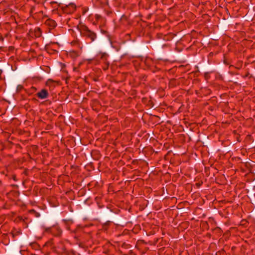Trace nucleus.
I'll list each match as a JSON object with an SVG mask.
<instances>
[{"label": "nucleus", "mask_w": 255, "mask_h": 255, "mask_svg": "<svg viewBox=\"0 0 255 255\" xmlns=\"http://www.w3.org/2000/svg\"><path fill=\"white\" fill-rule=\"evenodd\" d=\"M39 216H40V214L38 213H36V216L37 217H39Z\"/></svg>", "instance_id": "12"}, {"label": "nucleus", "mask_w": 255, "mask_h": 255, "mask_svg": "<svg viewBox=\"0 0 255 255\" xmlns=\"http://www.w3.org/2000/svg\"><path fill=\"white\" fill-rule=\"evenodd\" d=\"M86 201L88 202H89V204H90V203H91V200H89V199L87 200H86Z\"/></svg>", "instance_id": "13"}, {"label": "nucleus", "mask_w": 255, "mask_h": 255, "mask_svg": "<svg viewBox=\"0 0 255 255\" xmlns=\"http://www.w3.org/2000/svg\"><path fill=\"white\" fill-rule=\"evenodd\" d=\"M45 23L46 25L49 26L50 28H52L56 27V26L57 25V23L55 20H54L52 19H50V18L47 19L45 21Z\"/></svg>", "instance_id": "5"}, {"label": "nucleus", "mask_w": 255, "mask_h": 255, "mask_svg": "<svg viewBox=\"0 0 255 255\" xmlns=\"http://www.w3.org/2000/svg\"><path fill=\"white\" fill-rule=\"evenodd\" d=\"M81 35L86 37L89 40L90 42H92L95 40L96 38V34L91 31L85 25L81 24Z\"/></svg>", "instance_id": "1"}, {"label": "nucleus", "mask_w": 255, "mask_h": 255, "mask_svg": "<svg viewBox=\"0 0 255 255\" xmlns=\"http://www.w3.org/2000/svg\"><path fill=\"white\" fill-rule=\"evenodd\" d=\"M56 252L59 254H68V252L67 251L65 246L63 245V243L62 242H59L58 244Z\"/></svg>", "instance_id": "2"}, {"label": "nucleus", "mask_w": 255, "mask_h": 255, "mask_svg": "<svg viewBox=\"0 0 255 255\" xmlns=\"http://www.w3.org/2000/svg\"><path fill=\"white\" fill-rule=\"evenodd\" d=\"M69 255H75L73 253H71L70 254H68Z\"/></svg>", "instance_id": "14"}, {"label": "nucleus", "mask_w": 255, "mask_h": 255, "mask_svg": "<svg viewBox=\"0 0 255 255\" xmlns=\"http://www.w3.org/2000/svg\"><path fill=\"white\" fill-rule=\"evenodd\" d=\"M79 24H80V23L77 25L78 27Z\"/></svg>", "instance_id": "17"}, {"label": "nucleus", "mask_w": 255, "mask_h": 255, "mask_svg": "<svg viewBox=\"0 0 255 255\" xmlns=\"http://www.w3.org/2000/svg\"><path fill=\"white\" fill-rule=\"evenodd\" d=\"M105 55H106L105 54H102V57H104L105 56Z\"/></svg>", "instance_id": "15"}, {"label": "nucleus", "mask_w": 255, "mask_h": 255, "mask_svg": "<svg viewBox=\"0 0 255 255\" xmlns=\"http://www.w3.org/2000/svg\"><path fill=\"white\" fill-rule=\"evenodd\" d=\"M35 34L36 36L39 37L41 34V31L39 28H37L35 29Z\"/></svg>", "instance_id": "8"}, {"label": "nucleus", "mask_w": 255, "mask_h": 255, "mask_svg": "<svg viewBox=\"0 0 255 255\" xmlns=\"http://www.w3.org/2000/svg\"><path fill=\"white\" fill-rule=\"evenodd\" d=\"M87 9H87V8H84L83 9V12H83V14H84L86 13V12L87 11Z\"/></svg>", "instance_id": "11"}, {"label": "nucleus", "mask_w": 255, "mask_h": 255, "mask_svg": "<svg viewBox=\"0 0 255 255\" xmlns=\"http://www.w3.org/2000/svg\"><path fill=\"white\" fill-rule=\"evenodd\" d=\"M75 9V5L71 3L69 5H67L65 6V7L64 8V11L66 12H70L73 11Z\"/></svg>", "instance_id": "6"}, {"label": "nucleus", "mask_w": 255, "mask_h": 255, "mask_svg": "<svg viewBox=\"0 0 255 255\" xmlns=\"http://www.w3.org/2000/svg\"><path fill=\"white\" fill-rule=\"evenodd\" d=\"M48 93L45 89H42L40 91L36 93V96L40 99H46L48 97Z\"/></svg>", "instance_id": "4"}, {"label": "nucleus", "mask_w": 255, "mask_h": 255, "mask_svg": "<svg viewBox=\"0 0 255 255\" xmlns=\"http://www.w3.org/2000/svg\"><path fill=\"white\" fill-rule=\"evenodd\" d=\"M69 55L73 59L78 57V52L75 50H71L69 52Z\"/></svg>", "instance_id": "7"}, {"label": "nucleus", "mask_w": 255, "mask_h": 255, "mask_svg": "<svg viewBox=\"0 0 255 255\" xmlns=\"http://www.w3.org/2000/svg\"><path fill=\"white\" fill-rule=\"evenodd\" d=\"M71 44L72 45H77L78 47L79 46V45L78 41H77V40H74V41H72Z\"/></svg>", "instance_id": "9"}, {"label": "nucleus", "mask_w": 255, "mask_h": 255, "mask_svg": "<svg viewBox=\"0 0 255 255\" xmlns=\"http://www.w3.org/2000/svg\"><path fill=\"white\" fill-rule=\"evenodd\" d=\"M53 82V81L52 80H51V79H48V80H47V82H46V84H48L49 83H52V82Z\"/></svg>", "instance_id": "10"}, {"label": "nucleus", "mask_w": 255, "mask_h": 255, "mask_svg": "<svg viewBox=\"0 0 255 255\" xmlns=\"http://www.w3.org/2000/svg\"><path fill=\"white\" fill-rule=\"evenodd\" d=\"M45 231L51 233L55 236H59L62 234V230L58 227L48 228Z\"/></svg>", "instance_id": "3"}, {"label": "nucleus", "mask_w": 255, "mask_h": 255, "mask_svg": "<svg viewBox=\"0 0 255 255\" xmlns=\"http://www.w3.org/2000/svg\"><path fill=\"white\" fill-rule=\"evenodd\" d=\"M31 212H35V211H34V210H32L31 211Z\"/></svg>", "instance_id": "16"}]
</instances>
